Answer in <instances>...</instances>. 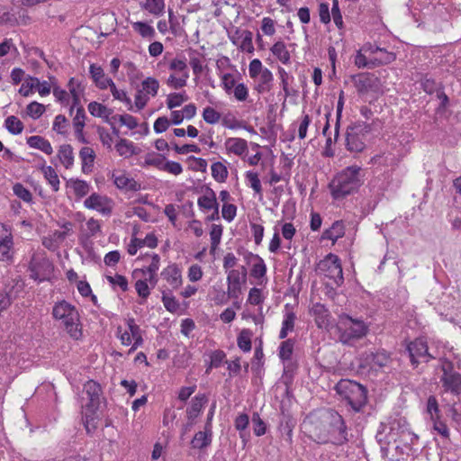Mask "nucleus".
<instances>
[{
  "mask_svg": "<svg viewBox=\"0 0 461 461\" xmlns=\"http://www.w3.org/2000/svg\"><path fill=\"white\" fill-rule=\"evenodd\" d=\"M309 437L318 444L343 446L349 441L348 429L344 418L332 409L311 420Z\"/></svg>",
  "mask_w": 461,
  "mask_h": 461,
  "instance_id": "1",
  "label": "nucleus"
},
{
  "mask_svg": "<svg viewBox=\"0 0 461 461\" xmlns=\"http://www.w3.org/2000/svg\"><path fill=\"white\" fill-rule=\"evenodd\" d=\"M361 172L362 168L360 167L350 166L338 173L329 184V189L333 199H343L357 191L363 184Z\"/></svg>",
  "mask_w": 461,
  "mask_h": 461,
  "instance_id": "2",
  "label": "nucleus"
},
{
  "mask_svg": "<svg viewBox=\"0 0 461 461\" xmlns=\"http://www.w3.org/2000/svg\"><path fill=\"white\" fill-rule=\"evenodd\" d=\"M335 391L339 401L355 412H359L367 403L366 388L355 381L341 379L335 385Z\"/></svg>",
  "mask_w": 461,
  "mask_h": 461,
  "instance_id": "3",
  "label": "nucleus"
},
{
  "mask_svg": "<svg viewBox=\"0 0 461 461\" xmlns=\"http://www.w3.org/2000/svg\"><path fill=\"white\" fill-rule=\"evenodd\" d=\"M52 317L56 321H61L70 338L75 340L81 339L80 317L74 305L64 300L56 303L52 308Z\"/></svg>",
  "mask_w": 461,
  "mask_h": 461,
  "instance_id": "4",
  "label": "nucleus"
},
{
  "mask_svg": "<svg viewBox=\"0 0 461 461\" xmlns=\"http://www.w3.org/2000/svg\"><path fill=\"white\" fill-rule=\"evenodd\" d=\"M339 339L344 345L351 346L356 341L364 338L368 330V326L360 319H353L348 314L339 317L337 325Z\"/></svg>",
  "mask_w": 461,
  "mask_h": 461,
  "instance_id": "5",
  "label": "nucleus"
},
{
  "mask_svg": "<svg viewBox=\"0 0 461 461\" xmlns=\"http://www.w3.org/2000/svg\"><path fill=\"white\" fill-rule=\"evenodd\" d=\"M371 131V124L356 122L347 127L346 149L349 152H362L366 149V135Z\"/></svg>",
  "mask_w": 461,
  "mask_h": 461,
  "instance_id": "6",
  "label": "nucleus"
},
{
  "mask_svg": "<svg viewBox=\"0 0 461 461\" xmlns=\"http://www.w3.org/2000/svg\"><path fill=\"white\" fill-rule=\"evenodd\" d=\"M28 269L31 278L42 282L50 278L54 271V266L44 251H35L31 257Z\"/></svg>",
  "mask_w": 461,
  "mask_h": 461,
  "instance_id": "7",
  "label": "nucleus"
},
{
  "mask_svg": "<svg viewBox=\"0 0 461 461\" xmlns=\"http://www.w3.org/2000/svg\"><path fill=\"white\" fill-rule=\"evenodd\" d=\"M357 361L360 369L377 371L383 367L388 366L392 362V358L386 350L376 349L363 352Z\"/></svg>",
  "mask_w": 461,
  "mask_h": 461,
  "instance_id": "8",
  "label": "nucleus"
},
{
  "mask_svg": "<svg viewBox=\"0 0 461 461\" xmlns=\"http://www.w3.org/2000/svg\"><path fill=\"white\" fill-rule=\"evenodd\" d=\"M83 393L87 396L88 402L84 406L86 409V422L94 419V415L104 402L103 389L99 383L94 380H88L84 384Z\"/></svg>",
  "mask_w": 461,
  "mask_h": 461,
  "instance_id": "9",
  "label": "nucleus"
},
{
  "mask_svg": "<svg viewBox=\"0 0 461 461\" xmlns=\"http://www.w3.org/2000/svg\"><path fill=\"white\" fill-rule=\"evenodd\" d=\"M317 270L325 277L333 281V284L339 286L343 284V271L340 259L338 256L330 253L317 265Z\"/></svg>",
  "mask_w": 461,
  "mask_h": 461,
  "instance_id": "10",
  "label": "nucleus"
},
{
  "mask_svg": "<svg viewBox=\"0 0 461 461\" xmlns=\"http://www.w3.org/2000/svg\"><path fill=\"white\" fill-rule=\"evenodd\" d=\"M441 370L443 375L441 382L446 392L455 395L461 393V375L453 371V364L448 360H441Z\"/></svg>",
  "mask_w": 461,
  "mask_h": 461,
  "instance_id": "11",
  "label": "nucleus"
},
{
  "mask_svg": "<svg viewBox=\"0 0 461 461\" xmlns=\"http://www.w3.org/2000/svg\"><path fill=\"white\" fill-rule=\"evenodd\" d=\"M247 280V269L241 267V271L231 269L227 275V293L232 299H238L242 294V285Z\"/></svg>",
  "mask_w": 461,
  "mask_h": 461,
  "instance_id": "12",
  "label": "nucleus"
},
{
  "mask_svg": "<svg viewBox=\"0 0 461 461\" xmlns=\"http://www.w3.org/2000/svg\"><path fill=\"white\" fill-rule=\"evenodd\" d=\"M407 350L411 358V362L413 366H417L419 363H428L431 358H434L432 355L429 353L427 342L422 339H416L411 342Z\"/></svg>",
  "mask_w": 461,
  "mask_h": 461,
  "instance_id": "13",
  "label": "nucleus"
},
{
  "mask_svg": "<svg viewBox=\"0 0 461 461\" xmlns=\"http://www.w3.org/2000/svg\"><path fill=\"white\" fill-rule=\"evenodd\" d=\"M84 206L89 210H95L102 215L110 216L113 209V202L106 195L93 193L84 201Z\"/></svg>",
  "mask_w": 461,
  "mask_h": 461,
  "instance_id": "14",
  "label": "nucleus"
},
{
  "mask_svg": "<svg viewBox=\"0 0 461 461\" xmlns=\"http://www.w3.org/2000/svg\"><path fill=\"white\" fill-rule=\"evenodd\" d=\"M351 80L359 95L375 91L378 87L379 79L371 73H359L351 77Z\"/></svg>",
  "mask_w": 461,
  "mask_h": 461,
  "instance_id": "15",
  "label": "nucleus"
},
{
  "mask_svg": "<svg viewBox=\"0 0 461 461\" xmlns=\"http://www.w3.org/2000/svg\"><path fill=\"white\" fill-rule=\"evenodd\" d=\"M114 185L122 190L126 192H136L141 189V185L134 180L132 177H130L124 173H121L119 175H113Z\"/></svg>",
  "mask_w": 461,
  "mask_h": 461,
  "instance_id": "16",
  "label": "nucleus"
},
{
  "mask_svg": "<svg viewBox=\"0 0 461 461\" xmlns=\"http://www.w3.org/2000/svg\"><path fill=\"white\" fill-rule=\"evenodd\" d=\"M207 402L208 398L204 393L196 394L192 399L190 406L186 409V419L195 421Z\"/></svg>",
  "mask_w": 461,
  "mask_h": 461,
  "instance_id": "17",
  "label": "nucleus"
},
{
  "mask_svg": "<svg viewBox=\"0 0 461 461\" xmlns=\"http://www.w3.org/2000/svg\"><path fill=\"white\" fill-rule=\"evenodd\" d=\"M161 276L173 289H176L182 285L181 271L176 264L169 265L164 268Z\"/></svg>",
  "mask_w": 461,
  "mask_h": 461,
  "instance_id": "18",
  "label": "nucleus"
},
{
  "mask_svg": "<svg viewBox=\"0 0 461 461\" xmlns=\"http://www.w3.org/2000/svg\"><path fill=\"white\" fill-rule=\"evenodd\" d=\"M91 77L95 83L96 86L100 89H106L109 85L113 82L110 77L104 75V69L100 66L91 64L89 68Z\"/></svg>",
  "mask_w": 461,
  "mask_h": 461,
  "instance_id": "19",
  "label": "nucleus"
},
{
  "mask_svg": "<svg viewBox=\"0 0 461 461\" xmlns=\"http://www.w3.org/2000/svg\"><path fill=\"white\" fill-rule=\"evenodd\" d=\"M274 76L273 73L267 68L261 75L258 76V83L254 89L258 94L267 93L272 89Z\"/></svg>",
  "mask_w": 461,
  "mask_h": 461,
  "instance_id": "20",
  "label": "nucleus"
},
{
  "mask_svg": "<svg viewBox=\"0 0 461 461\" xmlns=\"http://www.w3.org/2000/svg\"><path fill=\"white\" fill-rule=\"evenodd\" d=\"M212 429L204 427L203 431H198L194 434L191 444L194 448L203 449L212 444Z\"/></svg>",
  "mask_w": 461,
  "mask_h": 461,
  "instance_id": "21",
  "label": "nucleus"
},
{
  "mask_svg": "<svg viewBox=\"0 0 461 461\" xmlns=\"http://www.w3.org/2000/svg\"><path fill=\"white\" fill-rule=\"evenodd\" d=\"M197 204L203 212L219 207L214 191L207 187L205 194L198 198Z\"/></svg>",
  "mask_w": 461,
  "mask_h": 461,
  "instance_id": "22",
  "label": "nucleus"
},
{
  "mask_svg": "<svg viewBox=\"0 0 461 461\" xmlns=\"http://www.w3.org/2000/svg\"><path fill=\"white\" fill-rule=\"evenodd\" d=\"M79 158L82 162V171L84 173H89L92 171L95 152L90 147H83L79 151Z\"/></svg>",
  "mask_w": 461,
  "mask_h": 461,
  "instance_id": "23",
  "label": "nucleus"
},
{
  "mask_svg": "<svg viewBox=\"0 0 461 461\" xmlns=\"http://www.w3.org/2000/svg\"><path fill=\"white\" fill-rule=\"evenodd\" d=\"M345 234V225L342 221H336L332 225L322 233L323 240H332L333 242L342 238Z\"/></svg>",
  "mask_w": 461,
  "mask_h": 461,
  "instance_id": "24",
  "label": "nucleus"
},
{
  "mask_svg": "<svg viewBox=\"0 0 461 461\" xmlns=\"http://www.w3.org/2000/svg\"><path fill=\"white\" fill-rule=\"evenodd\" d=\"M140 7L150 14L159 17L165 13V0H145L140 4Z\"/></svg>",
  "mask_w": 461,
  "mask_h": 461,
  "instance_id": "25",
  "label": "nucleus"
},
{
  "mask_svg": "<svg viewBox=\"0 0 461 461\" xmlns=\"http://www.w3.org/2000/svg\"><path fill=\"white\" fill-rule=\"evenodd\" d=\"M27 144L33 149L41 150L47 155H50L53 152L50 142L41 136L34 135L27 139Z\"/></svg>",
  "mask_w": 461,
  "mask_h": 461,
  "instance_id": "26",
  "label": "nucleus"
},
{
  "mask_svg": "<svg viewBox=\"0 0 461 461\" xmlns=\"http://www.w3.org/2000/svg\"><path fill=\"white\" fill-rule=\"evenodd\" d=\"M396 59V54L393 51H389L384 48H380V50L375 56L372 58V63L375 67H380L391 64Z\"/></svg>",
  "mask_w": 461,
  "mask_h": 461,
  "instance_id": "27",
  "label": "nucleus"
},
{
  "mask_svg": "<svg viewBox=\"0 0 461 461\" xmlns=\"http://www.w3.org/2000/svg\"><path fill=\"white\" fill-rule=\"evenodd\" d=\"M296 315L294 312H286L284 315L282 327L279 332V339H284L287 337L289 332L294 330Z\"/></svg>",
  "mask_w": 461,
  "mask_h": 461,
  "instance_id": "28",
  "label": "nucleus"
},
{
  "mask_svg": "<svg viewBox=\"0 0 461 461\" xmlns=\"http://www.w3.org/2000/svg\"><path fill=\"white\" fill-rule=\"evenodd\" d=\"M127 325L129 328V332L131 334V339H134L133 345L130 351H134L138 347L142 345L143 339L141 337V330L139 325L135 323L133 318H129L127 320Z\"/></svg>",
  "mask_w": 461,
  "mask_h": 461,
  "instance_id": "29",
  "label": "nucleus"
},
{
  "mask_svg": "<svg viewBox=\"0 0 461 461\" xmlns=\"http://www.w3.org/2000/svg\"><path fill=\"white\" fill-rule=\"evenodd\" d=\"M272 54L276 57L283 64H288L291 59L289 51L284 41H276L270 49Z\"/></svg>",
  "mask_w": 461,
  "mask_h": 461,
  "instance_id": "30",
  "label": "nucleus"
},
{
  "mask_svg": "<svg viewBox=\"0 0 461 461\" xmlns=\"http://www.w3.org/2000/svg\"><path fill=\"white\" fill-rule=\"evenodd\" d=\"M225 145L228 151L239 156L242 155L248 149L247 141L240 138H229Z\"/></svg>",
  "mask_w": 461,
  "mask_h": 461,
  "instance_id": "31",
  "label": "nucleus"
},
{
  "mask_svg": "<svg viewBox=\"0 0 461 461\" xmlns=\"http://www.w3.org/2000/svg\"><path fill=\"white\" fill-rule=\"evenodd\" d=\"M58 157L61 164L69 168L74 163L73 148L69 144H64L59 147Z\"/></svg>",
  "mask_w": 461,
  "mask_h": 461,
  "instance_id": "32",
  "label": "nucleus"
},
{
  "mask_svg": "<svg viewBox=\"0 0 461 461\" xmlns=\"http://www.w3.org/2000/svg\"><path fill=\"white\" fill-rule=\"evenodd\" d=\"M68 185L72 187L75 195L78 198L86 196L90 191V185L85 180L71 178L68 181Z\"/></svg>",
  "mask_w": 461,
  "mask_h": 461,
  "instance_id": "33",
  "label": "nucleus"
},
{
  "mask_svg": "<svg viewBox=\"0 0 461 461\" xmlns=\"http://www.w3.org/2000/svg\"><path fill=\"white\" fill-rule=\"evenodd\" d=\"M42 173L52 190L58 192L59 190V179L56 170L50 166H44L42 167Z\"/></svg>",
  "mask_w": 461,
  "mask_h": 461,
  "instance_id": "34",
  "label": "nucleus"
},
{
  "mask_svg": "<svg viewBox=\"0 0 461 461\" xmlns=\"http://www.w3.org/2000/svg\"><path fill=\"white\" fill-rule=\"evenodd\" d=\"M87 108H88L90 114L95 117L107 119L110 116V114L112 113V111L109 108H107L105 105H104L100 103H97V102L89 103Z\"/></svg>",
  "mask_w": 461,
  "mask_h": 461,
  "instance_id": "35",
  "label": "nucleus"
},
{
  "mask_svg": "<svg viewBox=\"0 0 461 461\" xmlns=\"http://www.w3.org/2000/svg\"><path fill=\"white\" fill-rule=\"evenodd\" d=\"M115 149L120 156L125 158L131 157L136 154L135 147L131 141L126 139H121L115 145Z\"/></svg>",
  "mask_w": 461,
  "mask_h": 461,
  "instance_id": "36",
  "label": "nucleus"
},
{
  "mask_svg": "<svg viewBox=\"0 0 461 461\" xmlns=\"http://www.w3.org/2000/svg\"><path fill=\"white\" fill-rule=\"evenodd\" d=\"M294 339H288L281 342L278 348V356L281 360H290L294 352Z\"/></svg>",
  "mask_w": 461,
  "mask_h": 461,
  "instance_id": "37",
  "label": "nucleus"
},
{
  "mask_svg": "<svg viewBox=\"0 0 461 461\" xmlns=\"http://www.w3.org/2000/svg\"><path fill=\"white\" fill-rule=\"evenodd\" d=\"M251 336L249 330H242L237 338L238 347L244 352L251 350Z\"/></svg>",
  "mask_w": 461,
  "mask_h": 461,
  "instance_id": "38",
  "label": "nucleus"
},
{
  "mask_svg": "<svg viewBox=\"0 0 461 461\" xmlns=\"http://www.w3.org/2000/svg\"><path fill=\"white\" fill-rule=\"evenodd\" d=\"M141 86L142 93L146 95L156 96L159 88V82L156 78L149 77L142 81Z\"/></svg>",
  "mask_w": 461,
  "mask_h": 461,
  "instance_id": "39",
  "label": "nucleus"
},
{
  "mask_svg": "<svg viewBox=\"0 0 461 461\" xmlns=\"http://www.w3.org/2000/svg\"><path fill=\"white\" fill-rule=\"evenodd\" d=\"M5 122L7 131L14 135L20 134L23 130V123L16 116H8Z\"/></svg>",
  "mask_w": 461,
  "mask_h": 461,
  "instance_id": "40",
  "label": "nucleus"
},
{
  "mask_svg": "<svg viewBox=\"0 0 461 461\" xmlns=\"http://www.w3.org/2000/svg\"><path fill=\"white\" fill-rule=\"evenodd\" d=\"M212 177L219 183H222L228 176L227 167L221 162H215L211 167Z\"/></svg>",
  "mask_w": 461,
  "mask_h": 461,
  "instance_id": "41",
  "label": "nucleus"
},
{
  "mask_svg": "<svg viewBox=\"0 0 461 461\" xmlns=\"http://www.w3.org/2000/svg\"><path fill=\"white\" fill-rule=\"evenodd\" d=\"M240 38L241 39L240 49L242 51L252 53L254 51V46L252 42L253 33L250 31L245 30L240 32Z\"/></svg>",
  "mask_w": 461,
  "mask_h": 461,
  "instance_id": "42",
  "label": "nucleus"
},
{
  "mask_svg": "<svg viewBox=\"0 0 461 461\" xmlns=\"http://www.w3.org/2000/svg\"><path fill=\"white\" fill-rule=\"evenodd\" d=\"M132 27L143 38L152 39L155 35L154 28L144 22H136Z\"/></svg>",
  "mask_w": 461,
  "mask_h": 461,
  "instance_id": "43",
  "label": "nucleus"
},
{
  "mask_svg": "<svg viewBox=\"0 0 461 461\" xmlns=\"http://www.w3.org/2000/svg\"><path fill=\"white\" fill-rule=\"evenodd\" d=\"M168 68L180 75L189 74L185 59L175 58L168 63Z\"/></svg>",
  "mask_w": 461,
  "mask_h": 461,
  "instance_id": "44",
  "label": "nucleus"
},
{
  "mask_svg": "<svg viewBox=\"0 0 461 461\" xmlns=\"http://www.w3.org/2000/svg\"><path fill=\"white\" fill-rule=\"evenodd\" d=\"M222 235V227L221 225L212 224V230L210 231L211 237V252L214 251L221 242Z\"/></svg>",
  "mask_w": 461,
  "mask_h": 461,
  "instance_id": "45",
  "label": "nucleus"
},
{
  "mask_svg": "<svg viewBox=\"0 0 461 461\" xmlns=\"http://www.w3.org/2000/svg\"><path fill=\"white\" fill-rule=\"evenodd\" d=\"M189 74L180 75L176 77L174 74H171L167 79L168 86L174 89H179L186 86Z\"/></svg>",
  "mask_w": 461,
  "mask_h": 461,
  "instance_id": "46",
  "label": "nucleus"
},
{
  "mask_svg": "<svg viewBox=\"0 0 461 461\" xmlns=\"http://www.w3.org/2000/svg\"><path fill=\"white\" fill-rule=\"evenodd\" d=\"M38 85H40V80L37 77H29L20 87L19 93L23 96H29Z\"/></svg>",
  "mask_w": 461,
  "mask_h": 461,
  "instance_id": "47",
  "label": "nucleus"
},
{
  "mask_svg": "<svg viewBox=\"0 0 461 461\" xmlns=\"http://www.w3.org/2000/svg\"><path fill=\"white\" fill-rule=\"evenodd\" d=\"M106 279L113 288L118 286L122 292L128 290V280L124 276L119 274L113 276H106Z\"/></svg>",
  "mask_w": 461,
  "mask_h": 461,
  "instance_id": "48",
  "label": "nucleus"
},
{
  "mask_svg": "<svg viewBox=\"0 0 461 461\" xmlns=\"http://www.w3.org/2000/svg\"><path fill=\"white\" fill-rule=\"evenodd\" d=\"M45 112V106L36 101L30 103L26 107L27 114L32 119L40 118Z\"/></svg>",
  "mask_w": 461,
  "mask_h": 461,
  "instance_id": "49",
  "label": "nucleus"
},
{
  "mask_svg": "<svg viewBox=\"0 0 461 461\" xmlns=\"http://www.w3.org/2000/svg\"><path fill=\"white\" fill-rule=\"evenodd\" d=\"M226 354L222 350H215L211 355V361L209 366L206 368V373L209 374L212 368L219 367L225 360Z\"/></svg>",
  "mask_w": 461,
  "mask_h": 461,
  "instance_id": "50",
  "label": "nucleus"
},
{
  "mask_svg": "<svg viewBox=\"0 0 461 461\" xmlns=\"http://www.w3.org/2000/svg\"><path fill=\"white\" fill-rule=\"evenodd\" d=\"M255 257L258 262L253 265L250 275L254 278H261L266 276L267 267L264 260L259 256L256 255Z\"/></svg>",
  "mask_w": 461,
  "mask_h": 461,
  "instance_id": "51",
  "label": "nucleus"
},
{
  "mask_svg": "<svg viewBox=\"0 0 461 461\" xmlns=\"http://www.w3.org/2000/svg\"><path fill=\"white\" fill-rule=\"evenodd\" d=\"M187 100V96L185 94L173 93L167 95V105L168 109L180 106L184 102Z\"/></svg>",
  "mask_w": 461,
  "mask_h": 461,
  "instance_id": "52",
  "label": "nucleus"
},
{
  "mask_svg": "<svg viewBox=\"0 0 461 461\" xmlns=\"http://www.w3.org/2000/svg\"><path fill=\"white\" fill-rule=\"evenodd\" d=\"M253 430L256 436L260 437L266 434L267 426L259 414L255 412L252 416Z\"/></svg>",
  "mask_w": 461,
  "mask_h": 461,
  "instance_id": "53",
  "label": "nucleus"
},
{
  "mask_svg": "<svg viewBox=\"0 0 461 461\" xmlns=\"http://www.w3.org/2000/svg\"><path fill=\"white\" fill-rule=\"evenodd\" d=\"M246 179L249 181L250 187L254 190V192L256 194H261L262 186L258 177V173L254 171H247Z\"/></svg>",
  "mask_w": 461,
  "mask_h": 461,
  "instance_id": "54",
  "label": "nucleus"
},
{
  "mask_svg": "<svg viewBox=\"0 0 461 461\" xmlns=\"http://www.w3.org/2000/svg\"><path fill=\"white\" fill-rule=\"evenodd\" d=\"M13 191L14 194L23 201L26 203H31L32 201V193L27 188H25L22 184L16 183L13 186Z\"/></svg>",
  "mask_w": 461,
  "mask_h": 461,
  "instance_id": "55",
  "label": "nucleus"
},
{
  "mask_svg": "<svg viewBox=\"0 0 461 461\" xmlns=\"http://www.w3.org/2000/svg\"><path fill=\"white\" fill-rule=\"evenodd\" d=\"M203 118L209 124H215L221 119V113L212 107H205L203 111Z\"/></svg>",
  "mask_w": 461,
  "mask_h": 461,
  "instance_id": "56",
  "label": "nucleus"
},
{
  "mask_svg": "<svg viewBox=\"0 0 461 461\" xmlns=\"http://www.w3.org/2000/svg\"><path fill=\"white\" fill-rule=\"evenodd\" d=\"M108 87H110L112 95L115 99L125 103L127 105L130 106V108H131V100L127 95L125 91L117 89L113 81L109 85Z\"/></svg>",
  "mask_w": 461,
  "mask_h": 461,
  "instance_id": "57",
  "label": "nucleus"
},
{
  "mask_svg": "<svg viewBox=\"0 0 461 461\" xmlns=\"http://www.w3.org/2000/svg\"><path fill=\"white\" fill-rule=\"evenodd\" d=\"M162 302L165 308L170 312H176L179 309V303L171 294H163Z\"/></svg>",
  "mask_w": 461,
  "mask_h": 461,
  "instance_id": "58",
  "label": "nucleus"
},
{
  "mask_svg": "<svg viewBox=\"0 0 461 461\" xmlns=\"http://www.w3.org/2000/svg\"><path fill=\"white\" fill-rule=\"evenodd\" d=\"M363 50H359L355 57L354 63L358 68H374L375 65L372 63V58L367 59L366 57L362 53Z\"/></svg>",
  "mask_w": 461,
  "mask_h": 461,
  "instance_id": "59",
  "label": "nucleus"
},
{
  "mask_svg": "<svg viewBox=\"0 0 461 461\" xmlns=\"http://www.w3.org/2000/svg\"><path fill=\"white\" fill-rule=\"evenodd\" d=\"M265 68L262 66V62L258 59H255L250 61L249 66V73L251 78H257L258 76L261 75Z\"/></svg>",
  "mask_w": 461,
  "mask_h": 461,
  "instance_id": "60",
  "label": "nucleus"
},
{
  "mask_svg": "<svg viewBox=\"0 0 461 461\" xmlns=\"http://www.w3.org/2000/svg\"><path fill=\"white\" fill-rule=\"evenodd\" d=\"M13 244V240L0 243V260L8 261L12 259L11 249Z\"/></svg>",
  "mask_w": 461,
  "mask_h": 461,
  "instance_id": "61",
  "label": "nucleus"
},
{
  "mask_svg": "<svg viewBox=\"0 0 461 461\" xmlns=\"http://www.w3.org/2000/svg\"><path fill=\"white\" fill-rule=\"evenodd\" d=\"M68 120L64 115L59 114L55 117L52 127L53 131H57L59 134H64L66 132Z\"/></svg>",
  "mask_w": 461,
  "mask_h": 461,
  "instance_id": "62",
  "label": "nucleus"
},
{
  "mask_svg": "<svg viewBox=\"0 0 461 461\" xmlns=\"http://www.w3.org/2000/svg\"><path fill=\"white\" fill-rule=\"evenodd\" d=\"M237 214V206L232 203H224L221 209L223 219L229 222L233 221Z\"/></svg>",
  "mask_w": 461,
  "mask_h": 461,
  "instance_id": "63",
  "label": "nucleus"
},
{
  "mask_svg": "<svg viewBox=\"0 0 461 461\" xmlns=\"http://www.w3.org/2000/svg\"><path fill=\"white\" fill-rule=\"evenodd\" d=\"M145 164L149 166H154L159 170L164 169V165L166 164L165 157L157 154L154 156H149L145 158Z\"/></svg>",
  "mask_w": 461,
  "mask_h": 461,
  "instance_id": "64",
  "label": "nucleus"
}]
</instances>
